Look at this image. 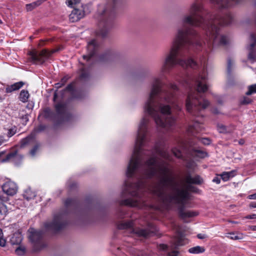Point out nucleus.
Masks as SVG:
<instances>
[{"instance_id": "nucleus-1", "label": "nucleus", "mask_w": 256, "mask_h": 256, "mask_svg": "<svg viewBox=\"0 0 256 256\" xmlns=\"http://www.w3.org/2000/svg\"><path fill=\"white\" fill-rule=\"evenodd\" d=\"M141 120L138 130L137 136L133 154L130 160L126 172L128 180L125 182L124 194H128L134 198H127L121 202V204L130 207L142 208L149 207L157 210L158 206L148 204L144 197L145 184L144 178H151L158 172L159 180L152 190V194L164 204L173 202L178 204L179 216L182 219L198 215L196 212L184 210L186 201L190 200L189 190L195 192L194 186L188 185L185 188H180L172 176L168 164L158 156L170 160L168 152L158 148L154 151L146 152L142 147L147 142L148 124L149 116L153 118L156 124L168 130L176 122L175 118L170 114H145Z\"/></svg>"}, {"instance_id": "nucleus-2", "label": "nucleus", "mask_w": 256, "mask_h": 256, "mask_svg": "<svg viewBox=\"0 0 256 256\" xmlns=\"http://www.w3.org/2000/svg\"><path fill=\"white\" fill-rule=\"evenodd\" d=\"M188 12L182 16L180 24L182 26L178 28L170 51L166 56L161 68L162 73L169 72L176 64L193 68L198 67V64L192 59L182 58L194 48L200 50L202 46L199 36L191 26L200 27L205 30L206 38L204 42L206 54L212 46H224L228 42L227 38L220 34L218 26H226L232 22V17L229 12L208 13L204 16L206 10L199 0L190 4Z\"/></svg>"}, {"instance_id": "nucleus-3", "label": "nucleus", "mask_w": 256, "mask_h": 256, "mask_svg": "<svg viewBox=\"0 0 256 256\" xmlns=\"http://www.w3.org/2000/svg\"><path fill=\"white\" fill-rule=\"evenodd\" d=\"M206 57L200 60V64L202 67V72L198 76L188 78L185 80L186 86L190 89L186 102V110L194 116H199V112L207 108L210 102L203 98V94L208 90L207 76L204 70Z\"/></svg>"}, {"instance_id": "nucleus-4", "label": "nucleus", "mask_w": 256, "mask_h": 256, "mask_svg": "<svg viewBox=\"0 0 256 256\" xmlns=\"http://www.w3.org/2000/svg\"><path fill=\"white\" fill-rule=\"evenodd\" d=\"M66 210H62L54 216L52 222H46L44 224V228L53 233L56 234L64 230L69 222L68 220L69 210H76L79 202L75 198H67L64 202Z\"/></svg>"}, {"instance_id": "nucleus-5", "label": "nucleus", "mask_w": 256, "mask_h": 256, "mask_svg": "<svg viewBox=\"0 0 256 256\" xmlns=\"http://www.w3.org/2000/svg\"><path fill=\"white\" fill-rule=\"evenodd\" d=\"M120 4V0H110L104 8H98V14L100 30L97 32V35L105 38L112 28L113 24V18L116 9Z\"/></svg>"}, {"instance_id": "nucleus-6", "label": "nucleus", "mask_w": 256, "mask_h": 256, "mask_svg": "<svg viewBox=\"0 0 256 256\" xmlns=\"http://www.w3.org/2000/svg\"><path fill=\"white\" fill-rule=\"evenodd\" d=\"M134 224L132 220L122 222L118 225L120 230H126L130 232L129 236L134 237L148 238L156 234V227L152 224H149L146 228H134Z\"/></svg>"}, {"instance_id": "nucleus-7", "label": "nucleus", "mask_w": 256, "mask_h": 256, "mask_svg": "<svg viewBox=\"0 0 256 256\" xmlns=\"http://www.w3.org/2000/svg\"><path fill=\"white\" fill-rule=\"evenodd\" d=\"M28 232L30 233L29 240L33 244L34 252H39L46 246V244L44 241V234L42 230L30 228Z\"/></svg>"}, {"instance_id": "nucleus-8", "label": "nucleus", "mask_w": 256, "mask_h": 256, "mask_svg": "<svg viewBox=\"0 0 256 256\" xmlns=\"http://www.w3.org/2000/svg\"><path fill=\"white\" fill-rule=\"evenodd\" d=\"M54 52H50L46 49L42 50L40 52L36 50H32L28 53L29 56L28 60L33 64H42Z\"/></svg>"}, {"instance_id": "nucleus-9", "label": "nucleus", "mask_w": 256, "mask_h": 256, "mask_svg": "<svg viewBox=\"0 0 256 256\" xmlns=\"http://www.w3.org/2000/svg\"><path fill=\"white\" fill-rule=\"evenodd\" d=\"M56 115L59 120L58 124L65 122H68L72 120V116L68 112L67 106L64 103H58L55 106Z\"/></svg>"}, {"instance_id": "nucleus-10", "label": "nucleus", "mask_w": 256, "mask_h": 256, "mask_svg": "<svg viewBox=\"0 0 256 256\" xmlns=\"http://www.w3.org/2000/svg\"><path fill=\"white\" fill-rule=\"evenodd\" d=\"M90 12V4L82 5L80 8H74L69 15L70 20L72 22H78Z\"/></svg>"}, {"instance_id": "nucleus-11", "label": "nucleus", "mask_w": 256, "mask_h": 256, "mask_svg": "<svg viewBox=\"0 0 256 256\" xmlns=\"http://www.w3.org/2000/svg\"><path fill=\"white\" fill-rule=\"evenodd\" d=\"M24 156L20 154L18 150H13L8 153L6 156L1 160L2 162H12L16 164H18L21 162Z\"/></svg>"}, {"instance_id": "nucleus-12", "label": "nucleus", "mask_w": 256, "mask_h": 256, "mask_svg": "<svg viewBox=\"0 0 256 256\" xmlns=\"http://www.w3.org/2000/svg\"><path fill=\"white\" fill-rule=\"evenodd\" d=\"M220 10H224L232 6L234 4L239 3L242 0H210Z\"/></svg>"}, {"instance_id": "nucleus-13", "label": "nucleus", "mask_w": 256, "mask_h": 256, "mask_svg": "<svg viewBox=\"0 0 256 256\" xmlns=\"http://www.w3.org/2000/svg\"><path fill=\"white\" fill-rule=\"evenodd\" d=\"M98 47L99 45L95 40H92L88 42L87 46L88 54L83 55V58L87 60H90L95 54Z\"/></svg>"}, {"instance_id": "nucleus-14", "label": "nucleus", "mask_w": 256, "mask_h": 256, "mask_svg": "<svg viewBox=\"0 0 256 256\" xmlns=\"http://www.w3.org/2000/svg\"><path fill=\"white\" fill-rule=\"evenodd\" d=\"M2 191L8 196L14 195L18 190V186L16 183L12 181H8L2 186Z\"/></svg>"}, {"instance_id": "nucleus-15", "label": "nucleus", "mask_w": 256, "mask_h": 256, "mask_svg": "<svg viewBox=\"0 0 256 256\" xmlns=\"http://www.w3.org/2000/svg\"><path fill=\"white\" fill-rule=\"evenodd\" d=\"M202 130V125L199 122H195L193 124L189 126L187 131L189 134L194 136L195 134L201 132Z\"/></svg>"}, {"instance_id": "nucleus-16", "label": "nucleus", "mask_w": 256, "mask_h": 256, "mask_svg": "<svg viewBox=\"0 0 256 256\" xmlns=\"http://www.w3.org/2000/svg\"><path fill=\"white\" fill-rule=\"evenodd\" d=\"M189 154L192 157H197L199 158H204L207 156V153L204 151L196 150L194 148H191L188 152Z\"/></svg>"}, {"instance_id": "nucleus-17", "label": "nucleus", "mask_w": 256, "mask_h": 256, "mask_svg": "<svg viewBox=\"0 0 256 256\" xmlns=\"http://www.w3.org/2000/svg\"><path fill=\"white\" fill-rule=\"evenodd\" d=\"M24 83L23 82H16L11 85H8L6 88V93H10L12 92L18 90L22 88Z\"/></svg>"}, {"instance_id": "nucleus-18", "label": "nucleus", "mask_w": 256, "mask_h": 256, "mask_svg": "<svg viewBox=\"0 0 256 256\" xmlns=\"http://www.w3.org/2000/svg\"><path fill=\"white\" fill-rule=\"evenodd\" d=\"M23 238L22 234L20 232H15L14 234L10 238V242L12 245H20Z\"/></svg>"}, {"instance_id": "nucleus-19", "label": "nucleus", "mask_w": 256, "mask_h": 256, "mask_svg": "<svg viewBox=\"0 0 256 256\" xmlns=\"http://www.w3.org/2000/svg\"><path fill=\"white\" fill-rule=\"evenodd\" d=\"M185 180L186 182L189 184H200L203 181L200 176H196L194 177H192L190 174L186 176Z\"/></svg>"}, {"instance_id": "nucleus-20", "label": "nucleus", "mask_w": 256, "mask_h": 256, "mask_svg": "<svg viewBox=\"0 0 256 256\" xmlns=\"http://www.w3.org/2000/svg\"><path fill=\"white\" fill-rule=\"evenodd\" d=\"M217 128L219 132L224 134L231 133L234 130V126L232 125L226 126L222 124H218Z\"/></svg>"}, {"instance_id": "nucleus-21", "label": "nucleus", "mask_w": 256, "mask_h": 256, "mask_svg": "<svg viewBox=\"0 0 256 256\" xmlns=\"http://www.w3.org/2000/svg\"><path fill=\"white\" fill-rule=\"evenodd\" d=\"M34 140V137L32 135H29L28 136L22 138L20 141V147L24 148L26 146L30 144Z\"/></svg>"}, {"instance_id": "nucleus-22", "label": "nucleus", "mask_w": 256, "mask_h": 256, "mask_svg": "<svg viewBox=\"0 0 256 256\" xmlns=\"http://www.w3.org/2000/svg\"><path fill=\"white\" fill-rule=\"evenodd\" d=\"M23 196L25 199L29 200L34 198L36 196V194L30 188H28L24 191Z\"/></svg>"}, {"instance_id": "nucleus-23", "label": "nucleus", "mask_w": 256, "mask_h": 256, "mask_svg": "<svg viewBox=\"0 0 256 256\" xmlns=\"http://www.w3.org/2000/svg\"><path fill=\"white\" fill-rule=\"evenodd\" d=\"M205 250L204 247L198 246L189 248L188 252L192 254H198L204 252Z\"/></svg>"}, {"instance_id": "nucleus-24", "label": "nucleus", "mask_w": 256, "mask_h": 256, "mask_svg": "<svg viewBox=\"0 0 256 256\" xmlns=\"http://www.w3.org/2000/svg\"><path fill=\"white\" fill-rule=\"evenodd\" d=\"M30 96V94L27 90H22L19 95V99L22 102H26Z\"/></svg>"}, {"instance_id": "nucleus-25", "label": "nucleus", "mask_w": 256, "mask_h": 256, "mask_svg": "<svg viewBox=\"0 0 256 256\" xmlns=\"http://www.w3.org/2000/svg\"><path fill=\"white\" fill-rule=\"evenodd\" d=\"M42 2L41 0H38L36 2H32L30 4H26V10L27 11H31L34 9L38 6L42 4Z\"/></svg>"}, {"instance_id": "nucleus-26", "label": "nucleus", "mask_w": 256, "mask_h": 256, "mask_svg": "<svg viewBox=\"0 0 256 256\" xmlns=\"http://www.w3.org/2000/svg\"><path fill=\"white\" fill-rule=\"evenodd\" d=\"M226 236L233 240H240L242 238V234H236L234 232H230L228 234V236Z\"/></svg>"}, {"instance_id": "nucleus-27", "label": "nucleus", "mask_w": 256, "mask_h": 256, "mask_svg": "<svg viewBox=\"0 0 256 256\" xmlns=\"http://www.w3.org/2000/svg\"><path fill=\"white\" fill-rule=\"evenodd\" d=\"M15 252L18 256H23L26 252V248L24 246L19 245V246L16 249Z\"/></svg>"}, {"instance_id": "nucleus-28", "label": "nucleus", "mask_w": 256, "mask_h": 256, "mask_svg": "<svg viewBox=\"0 0 256 256\" xmlns=\"http://www.w3.org/2000/svg\"><path fill=\"white\" fill-rule=\"evenodd\" d=\"M8 212V209L6 205L1 200L0 196V214L5 215Z\"/></svg>"}, {"instance_id": "nucleus-29", "label": "nucleus", "mask_w": 256, "mask_h": 256, "mask_svg": "<svg viewBox=\"0 0 256 256\" xmlns=\"http://www.w3.org/2000/svg\"><path fill=\"white\" fill-rule=\"evenodd\" d=\"M256 93V84H252L248 86V91L246 94L248 96Z\"/></svg>"}, {"instance_id": "nucleus-30", "label": "nucleus", "mask_w": 256, "mask_h": 256, "mask_svg": "<svg viewBox=\"0 0 256 256\" xmlns=\"http://www.w3.org/2000/svg\"><path fill=\"white\" fill-rule=\"evenodd\" d=\"M250 38L252 42L250 44L248 48L249 50H254V48L256 45V37L252 34H250Z\"/></svg>"}, {"instance_id": "nucleus-31", "label": "nucleus", "mask_w": 256, "mask_h": 256, "mask_svg": "<svg viewBox=\"0 0 256 256\" xmlns=\"http://www.w3.org/2000/svg\"><path fill=\"white\" fill-rule=\"evenodd\" d=\"M6 240L4 238V234L2 228H0V246L4 247L6 246Z\"/></svg>"}, {"instance_id": "nucleus-32", "label": "nucleus", "mask_w": 256, "mask_h": 256, "mask_svg": "<svg viewBox=\"0 0 256 256\" xmlns=\"http://www.w3.org/2000/svg\"><path fill=\"white\" fill-rule=\"evenodd\" d=\"M172 152L176 158L182 159L184 158L182 152L176 148H173L172 150Z\"/></svg>"}, {"instance_id": "nucleus-33", "label": "nucleus", "mask_w": 256, "mask_h": 256, "mask_svg": "<svg viewBox=\"0 0 256 256\" xmlns=\"http://www.w3.org/2000/svg\"><path fill=\"white\" fill-rule=\"evenodd\" d=\"M46 128V126L44 124H40L38 125L37 127L34 128V131L36 133L40 132L44 130Z\"/></svg>"}, {"instance_id": "nucleus-34", "label": "nucleus", "mask_w": 256, "mask_h": 256, "mask_svg": "<svg viewBox=\"0 0 256 256\" xmlns=\"http://www.w3.org/2000/svg\"><path fill=\"white\" fill-rule=\"evenodd\" d=\"M40 147V144L39 143L36 144L32 148L30 151V154L32 156H34Z\"/></svg>"}, {"instance_id": "nucleus-35", "label": "nucleus", "mask_w": 256, "mask_h": 256, "mask_svg": "<svg viewBox=\"0 0 256 256\" xmlns=\"http://www.w3.org/2000/svg\"><path fill=\"white\" fill-rule=\"evenodd\" d=\"M232 60L229 58L228 60V66H227V71L228 73L229 74H230L232 70Z\"/></svg>"}, {"instance_id": "nucleus-36", "label": "nucleus", "mask_w": 256, "mask_h": 256, "mask_svg": "<svg viewBox=\"0 0 256 256\" xmlns=\"http://www.w3.org/2000/svg\"><path fill=\"white\" fill-rule=\"evenodd\" d=\"M16 128L9 129L8 130V135H7L8 138H10L12 137V136H13L16 133Z\"/></svg>"}, {"instance_id": "nucleus-37", "label": "nucleus", "mask_w": 256, "mask_h": 256, "mask_svg": "<svg viewBox=\"0 0 256 256\" xmlns=\"http://www.w3.org/2000/svg\"><path fill=\"white\" fill-rule=\"evenodd\" d=\"M80 0H67L66 2L68 6L72 7L74 5L78 3Z\"/></svg>"}, {"instance_id": "nucleus-38", "label": "nucleus", "mask_w": 256, "mask_h": 256, "mask_svg": "<svg viewBox=\"0 0 256 256\" xmlns=\"http://www.w3.org/2000/svg\"><path fill=\"white\" fill-rule=\"evenodd\" d=\"M252 100L247 97H244L243 99L240 102V104H250L252 102Z\"/></svg>"}, {"instance_id": "nucleus-39", "label": "nucleus", "mask_w": 256, "mask_h": 256, "mask_svg": "<svg viewBox=\"0 0 256 256\" xmlns=\"http://www.w3.org/2000/svg\"><path fill=\"white\" fill-rule=\"evenodd\" d=\"M44 116L46 118H49L52 116L53 115V112L49 109L46 108L44 111Z\"/></svg>"}, {"instance_id": "nucleus-40", "label": "nucleus", "mask_w": 256, "mask_h": 256, "mask_svg": "<svg viewBox=\"0 0 256 256\" xmlns=\"http://www.w3.org/2000/svg\"><path fill=\"white\" fill-rule=\"evenodd\" d=\"M221 178L224 181L226 182L230 178L228 177L226 172H223L220 175Z\"/></svg>"}, {"instance_id": "nucleus-41", "label": "nucleus", "mask_w": 256, "mask_h": 256, "mask_svg": "<svg viewBox=\"0 0 256 256\" xmlns=\"http://www.w3.org/2000/svg\"><path fill=\"white\" fill-rule=\"evenodd\" d=\"M199 140L205 145H208L210 144V140L208 138H202Z\"/></svg>"}, {"instance_id": "nucleus-42", "label": "nucleus", "mask_w": 256, "mask_h": 256, "mask_svg": "<svg viewBox=\"0 0 256 256\" xmlns=\"http://www.w3.org/2000/svg\"><path fill=\"white\" fill-rule=\"evenodd\" d=\"M256 56L254 52V50H250L248 58L250 60H254Z\"/></svg>"}, {"instance_id": "nucleus-43", "label": "nucleus", "mask_w": 256, "mask_h": 256, "mask_svg": "<svg viewBox=\"0 0 256 256\" xmlns=\"http://www.w3.org/2000/svg\"><path fill=\"white\" fill-rule=\"evenodd\" d=\"M88 76L89 75L88 73L85 72H82L80 76V78L82 80H86Z\"/></svg>"}, {"instance_id": "nucleus-44", "label": "nucleus", "mask_w": 256, "mask_h": 256, "mask_svg": "<svg viewBox=\"0 0 256 256\" xmlns=\"http://www.w3.org/2000/svg\"><path fill=\"white\" fill-rule=\"evenodd\" d=\"M228 175V177L230 178H233L235 174H236V171L235 170H232L230 172H226Z\"/></svg>"}, {"instance_id": "nucleus-45", "label": "nucleus", "mask_w": 256, "mask_h": 256, "mask_svg": "<svg viewBox=\"0 0 256 256\" xmlns=\"http://www.w3.org/2000/svg\"><path fill=\"white\" fill-rule=\"evenodd\" d=\"M178 252L176 250H172L168 253V256H178Z\"/></svg>"}, {"instance_id": "nucleus-46", "label": "nucleus", "mask_w": 256, "mask_h": 256, "mask_svg": "<svg viewBox=\"0 0 256 256\" xmlns=\"http://www.w3.org/2000/svg\"><path fill=\"white\" fill-rule=\"evenodd\" d=\"M110 54H102L101 56H100V59L102 60H107L108 59V58H109V57L110 56Z\"/></svg>"}, {"instance_id": "nucleus-47", "label": "nucleus", "mask_w": 256, "mask_h": 256, "mask_svg": "<svg viewBox=\"0 0 256 256\" xmlns=\"http://www.w3.org/2000/svg\"><path fill=\"white\" fill-rule=\"evenodd\" d=\"M73 84H68L65 90L68 91H72L73 90Z\"/></svg>"}, {"instance_id": "nucleus-48", "label": "nucleus", "mask_w": 256, "mask_h": 256, "mask_svg": "<svg viewBox=\"0 0 256 256\" xmlns=\"http://www.w3.org/2000/svg\"><path fill=\"white\" fill-rule=\"evenodd\" d=\"M246 219H254L256 218V214H252L250 215H248L244 217Z\"/></svg>"}, {"instance_id": "nucleus-49", "label": "nucleus", "mask_w": 256, "mask_h": 256, "mask_svg": "<svg viewBox=\"0 0 256 256\" xmlns=\"http://www.w3.org/2000/svg\"><path fill=\"white\" fill-rule=\"evenodd\" d=\"M68 79V76H65L61 79L60 82L64 85Z\"/></svg>"}, {"instance_id": "nucleus-50", "label": "nucleus", "mask_w": 256, "mask_h": 256, "mask_svg": "<svg viewBox=\"0 0 256 256\" xmlns=\"http://www.w3.org/2000/svg\"><path fill=\"white\" fill-rule=\"evenodd\" d=\"M212 182L217 184H219L220 182V178L218 176H216L212 180Z\"/></svg>"}, {"instance_id": "nucleus-51", "label": "nucleus", "mask_w": 256, "mask_h": 256, "mask_svg": "<svg viewBox=\"0 0 256 256\" xmlns=\"http://www.w3.org/2000/svg\"><path fill=\"white\" fill-rule=\"evenodd\" d=\"M7 140L5 139L4 136H0V145L6 142Z\"/></svg>"}, {"instance_id": "nucleus-52", "label": "nucleus", "mask_w": 256, "mask_h": 256, "mask_svg": "<svg viewBox=\"0 0 256 256\" xmlns=\"http://www.w3.org/2000/svg\"><path fill=\"white\" fill-rule=\"evenodd\" d=\"M248 198L250 200H256V193L248 196Z\"/></svg>"}, {"instance_id": "nucleus-53", "label": "nucleus", "mask_w": 256, "mask_h": 256, "mask_svg": "<svg viewBox=\"0 0 256 256\" xmlns=\"http://www.w3.org/2000/svg\"><path fill=\"white\" fill-rule=\"evenodd\" d=\"M249 207L251 208H256V202H251L249 204Z\"/></svg>"}, {"instance_id": "nucleus-54", "label": "nucleus", "mask_w": 256, "mask_h": 256, "mask_svg": "<svg viewBox=\"0 0 256 256\" xmlns=\"http://www.w3.org/2000/svg\"><path fill=\"white\" fill-rule=\"evenodd\" d=\"M62 86H64V84L61 82H58L55 84V88H61Z\"/></svg>"}, {"instance_id": "nucleus-55", "label": "nucleus", "mask_w": 256, "mask_h": 256, "mask_svg": "<svg viewBox=\"0 0 256 256\" xmlns=\"http://www.w3.org/2000/svg\"><path fill=\"white\" fill-rule=\"evenodd\" d=\"M76 184H75V183H73V184H72L70 186V190H72V189H73L74 188H76Z\"/></svg>"}, {"instance_id": "nucleus-56", "label": "nucleus", "mask_w": 256, "mask_h": 256, "mask_svg": "<svg viewBox=\"0 0 256 256\" xmlns=\"http://www.w3.org/2000/svg\"><path fill=\"white\" fill-rule=\"evenodd\" d=\"M197 236L200 239H204L205 238V236L204 235H202V234H198Z\"/></svg>"}, {"instance_id": "nucleus-57", "label": "nucleus", "mask_w": 256, "mask_h": 256, "mask_svg": "<svg viewBox=\"0 0 256 256\" xmlns=\"http://www.w3.org/2000/svg\"><path fill=\"white\" fill-rule=\"evenodd\" d=\"M160 248L163 250H165L167 246L166 244H162L160 245Z\"/></svg>"}, {"instance_id": "nucleus-58", "label": "nucleus", "mask_w": 256, "mask_h": 256, "mask_svg": "<svg viewBox=\"0 0 256 256\" xmlns=\"http://www.w3.org/2000/svg\"><path fill=\"white\" fill-rule=\"evenodd\" d=\"M176 244L178 246H182V244L180 242V240H179L177 241Z\"/></svg>"}, {"instance_id": "nucleus-59", "label": "nucleus", "mask_w": 256, "mask_h": 256, "mask_svg": "<svg viewBox=\"0 0 256 256\" xmlns=\"http://www.w3.org/2000/svg\"><path fill=\"white\" fill-rule=\"evenodd\" d=\"M244 140H242V139L240 140H239V142H238V143H239L240 144H241V145H242V144H244Z\"/></svg>"}, {"instance_id": "nucleus-60", "label": "nucleus", "mask_w": 256, "mask_h": 256, "mask_svg": "<svg viewBox=\"0 0 256 256\" xmlns=\"http://www.w3.org/2000/svg\"><path fill=\"white\" fill-rule=\"evenodd\" d=\"M56 98H57V94L56 92H55L54 93V100L56 101Z\"/></svg>"}, {"instance_id": "nucleus-61", "label": "nucleus", "mask_w": 256, "mask_h": 256, "mask_svg": "<svg viewBox=\"0 0 256 256\" xmlns=\"http://www.w3.org/2000/svg\"><path fill=\"white\" fill-rule=\"evenodd\" d=\"M252 230H256V226H252Z\"/></svg>"}, {"instance_id": "nucleus-62", "label": "nucleus", "mask_w": 256, "mask_h": 256, "mask_svg": "<svg viewBox=\"0 0 256 256\" xmlns=\"http://www.w3.org/2000/svg\"><path fill=\"white\" fill-rule=\"evenodd\" d=\"M230 222L232 224H238V222H236V221H230Z\"/></svg>"}, {"instance_id": "nucleus-63", "label": "nucleus", "mask_w": 256, "mask_h": 256, "mask_svg": "<svg viewBox=\"0 0 256 256\" xmlns=\"http://www.w3.org/2000/svg\"><path fill=\"white\" fill-rule=\"evenodd\" d=\"M214 113H215V114H218V110H215L214 111Z\"/></svg>"}, {"instance_id": "nucleus-64", "label": "nucleus", "mask_w": 256, "mask_h": 256, "mask_svg": "<svg viewBox=\"0 0 256 256\" xmlns=\"http://www.w3.org/2000/svg\"><path fill=\"white\" fill-rule=\"evenodd\" d=\"M192 146H193V144H192V142H190V147H192Z\"/></svg>"}]
</instances>
